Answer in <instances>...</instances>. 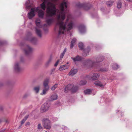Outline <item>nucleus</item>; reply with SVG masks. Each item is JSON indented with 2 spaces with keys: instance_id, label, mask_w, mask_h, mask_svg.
Instances as JSON below:
<instances>
[{
  "instance_id": "1",
  "label": "nucleus",
  "mask_w": 132,
  "mask_h": 132,
  "mask_svg": "<svg viewBox=\"0 0 132 132\" xmlns=\"http://www.w3.org/2000/svg\"><path fill=\"white\" fill-rule=\"evenodd\" d=\"M67 1L64 0L60 5L59 9H56V7L52 4L49 2L48 4V7L47 8L45 19L46 22L47 24L44 25V27L47 26V25L50 26L54 21V19L52 17L56 14V12L57 11L58 13L56 15V24L55 28V30H57L59 28V35L63 34L66 31H67L72 29L74 25L73 22L71 21L68 22L69 17H68L66 22H63L65 18V14L68 13L67 5Z\"/></svg>"
},
{
  "instance_id": "2",
  "label": "nucleus",
  "mask_w": 132,
  "mask_h": 132,
  "mask_svg": "<svg viewBox=\"0 0 132 132\" xmlns=\"http://www.w3.org/2000/svg\"><path fill=\"white\" fill-rule=\"evenodd\" d=\"M44 11L39 10V7H35L31 9L30 12L28 14V17L30 19H31L35 16V12H38V17L41 19H43L44 15Z\"/></svg>"
},
{
  "instance_id": "3",
  "label": "nucleus",
  "mask_w": 132,
  "mask_h": 132,
  "mask_svg": "<svg viewBox=\"0 0 132 132\" xmlns=\"http://www.w3.org/2000/svg\"><path fill=\"white\" fill-rule=\"evenodd\" d=\"M102 57H97L94 60L88 59L85 60L83 63V66L88 68H90L94 66L96 63H98L103 61Z\"/></svg>"
},
{
  "instance_id": "4",
  "label": "nucleus",
  "mask_w": 132,
  "mask_h": 132,
  "mask_svg": "<svg viewBox=\"0 0 132 132\" xmlns=\"http://www.w3.org/2000/svg\"><path fill=\"white\" fill-rule=\"evenodd\" d=\"M43 127L45 128L50 129L51 128V122L48 119L45 118L42 120Z\"/></svg>"
},
{
  "instance_id": "5",
  "label": "nucleus",
  "mask_w": 132,
  "mask_h": 132,
  "mask_svg": "<svg viewBox=\"0 0 132 132\" xmlns=\"http://www.w3.org/2000/svg\"><path fill=\"white\" fill-rule=\"evenodd\" d=\"M90 5L89 4H81L78 3L76 4V6L79 8H82L86 10H87L90 8Z\"/></svg>"
},
{
  "instance_id": "6",
  "label": "nucleus",
  "mask_w": 132,
  "mask_h": 132,
  "mask_svg": "<svg viewBox=\"0 0 132 132\" xmlns=\"http://www.w3.org/2000/svg\"><path fill=\"white\" fill-rule=\"evenodd\" d=\"M28 35H29V36L26 39V40H27L30 41L32 44H36L37 42V39L34 37H31V34L30 32H29L28 33Z\"/></svg>"
},
{
  "instance_id": "7",
  "label": "nucleus",
  "mask_w": 132,
  "mask_h": 132,
  "mask_svg": "<svg viewBox=\"0 0 132 132\" xmlns=\"http://www.w3.org/2000/svg\"><path fill=\"white\" fill-rule=\"evenodd\" d=\"M100 74L97 73H94L93 75L90 74L87 76L89 80H95L98 79L100 77Z\"/></svg>"
},
{
  "instance_id": "8",
  "label": "nucleus",
  "mask_w": 132,
  "mask_h": 132,
  "mask_svg": "<svg viewBox=\"0 0 132 132\" xmlns=\"http://www.w3.org/2000/svg\"><path fill=\"white\" fill-rule=\"evenodd\" d=\"M50 106V104L47 103H45L43 105L41 108V111L44 112H46Z\"/></svg>"
},
{
  "instance_id": "9",
  "label": "nucleus",
  "mask_w": 132,
  "mask_h": 132,
  "mask_svg": "<svg viewBox=\"0 0 132 132\" xmlns=\"http://www.w3.org/2000/svg\"><path fill=\"white\" fill-rule=\"evenodd\" d=\"M33 51L32 48L29 45H27L24 51L26 55H28L31 53Z\"/></svg>"
},
{
  "instance_id": "10",
  "label": "nucleus",
  "mask_w": 132,
  "mask_h": 132,
  "mask_svg": "<svg viewBox=\"0 0 132 132\" xmlns=\"http://www.w3.org/2000/svg\"><path fill=\"white\" fill-rule=\"evenodd\" d=\"M74 85L73 84H69L65 86L64 88V92H67L68 90L71 91L72 88L73 87Z\"/></svg>"
},
{
  "instance_id": "11",
  "label": "nucleus",
  "mask_w": 132,
  "mask_h": 132,
  "mask_svg": "<svg viewBox=\"0 0 132 132\" xmlns=\"http://www.w3.org/2000/svg\"><path fill=\"white\" fill-rule=\"evenodd\" d=\"M78 71V69H77L72 68L69 72L68 73V75L69 76H73L75 75L76 74Z\"/></svg>"
},
{
  "instance_id": "12",
  "label": "nucleus",
  "mask_w": 132,
  "mask_h": 132,
  "mask_svg": "<svg viewBox=\"0 0 132 132\" xmlns=\"http://www.w3.org/2000/svg\"><path fill=\"white\" fill-rule=\"evenodd\" d=\"M14 69L15 71L16 72H19L21 70L19 64L17 62L15 63L14 66Z\"/></svg>"
},
{
  "instance_id": "13",
  "label": "nucleus",
  "mask_w": 132,
  "mask_h": 132,
  "mask_svg": "<svg viewBox=\"0 0 132 132\" xmlns=\"http://www.w3.org/2000/svg\"><path fill=\"white\" fill-rule=\"evenodd\" d=\"M71 58L74 62H75L76 61H81L82 59V58L78 55H77L75 58L72 57Z\"/></svg>"
},
{
  "instance_id": "14",
  "label": "nucleus",
  "mask_w": 132,
  "mask_h": 132,
  "mask_svg": "<svg viewBox=\"0 0 132 132\" xmlns=\"http://www.w3.org/2000/svg\"><path fill=\"white\" fill-rule=\"evenodd\" d=\"M79 29L80 32L83 33L85 32V28L84 25H81L79 27Z\"/></svg>"
},
{
  "instance_id": "15",
  "label": "nucleus",
  "mask_w": 132,
  "mask_h": 132,
  "mask_svg": "<svg viewBox=\"0 0 132 132\" xmlns=\"http://www.w3.org/2000/svg\"><path fill=\"white\" fill-rule=\"evenodd\" d=\"M90 51V48L89 47H88L87 48L84 50L82 54L84 56H86L87 55Z\"/></svg>"
},
{
  "instance_id": "16",
  "label": "nucleus",
  "mask_w": 132,
  "mask_h": 132,
  "mask_svg": "<svg viewBox=\"0 0 132 132\" xmlns=\"http://www.w3.org/2000/svg\"><path fill=\"white\" fill-rule=\"evenodd\" d=\"M94 84L96 86L104 87V85L99 81H97L95 82Z\"/></svg>"
},
{
  "instance_id": "17",
  "label": "nucleus",
  "mask_w": 132,
  "mask_h": 132,
  "mask_svg": "<svg viewBox=\"0 0 132 132\" xmlns=\"http://www.w3.org/2000/svg\"><path fill=\"white\" fill-rule=\"evenodd\" d=\"M57 98V95L56 94H53L50 97V100L53 101L56 100Z\"/></svg>"
},
{
  "instance_id": "18",
  "label": "nucleus",
  "mask_w": 132,
  "mask_h": 132,
  "mask_svg": "<svg viewBox=\"0 0 132 132\" xmlns=\"http://www.w3.org/2000/svg\"><path fill=\"white\" fill-rule=\"evenodd\" d=\"M68 68V66L67 64H65L60 66L59 68V70L60 71L63 70L67 69Z\"/></svg>"
},
{
  "instance_id": "19",
  "label": "nucleus",
  "mask_w": 132,
  "mask_h": 132,
  "mask_svg": "<svg viewBox=\"0 0 132 132\" xmlns=\"http://www.w3.org/2000/svg\"><path fill=\"white\" fill-rule=\"evenodd\" d=\"M47 3H46L45 1H44L43 2L40 4V8L44 11H45L46 9V4Z\"/></svg>"
},
{
  "instance_id": "20",
  "label": "nucleus",
  "mask_w": 132,
  "mask_h": 132,
  "mask_svg": "<svg viewBox=\"0 0 132 132\" xmlns=\"http://www.w3.org/2000/svg\"><path fill=\"white\" fill-rule=\"evenodd\" d=\"M40 21L39 19H37L35 21V23L37 27L38 28H41L42 27L40 24Z\"/></svg>"
},
{
  "instance_id": "21",
  "label": "nucleus",
  "mask_w": 132,
  "mask_h": 132,
  "mask_svg": "<svg viewBox=\"0 0 132 132\" xmlns=\"http://www.w3.org/2000/svg\"><path fill=\"white\" fill-rule=\"evenodd\" d=\"M36 32L38 36L40 37H42V32L41 30L37 28H36Z\"/></svg>"
},
{
  "instance_id": "22",
  "label": "nucleus",
  "mask_w": 132,
  "mask_h": 132,
  "mask_svg": "<svg viewBox=\"0 0 132 132\" xmlns=\"http://www.w3.org/2000/svg\"><path fill=\"white\" fill-rule=\"evenodd\" d=\"M49 87H47L46 88H45L43 90L42 93H40V94L42 95H45L46 92L48 91L49 89Z\"/></svg>"
},
{
  "instance_id": "23",
  "label": "nucleus",
  "mask_w": 132,
  "mask_h": 132,
  "mask_svg": "<svg viewBox=\"0 0 132 132\" xmlns=\"http://www.w3.org/2000/svg\"><path fill=\"white\" fill-rule=\"evenodd\" d=\"M49 80L48 79H46L44 81L43 83V85L45 88L49 87L48 85V84L49 82Z\"/></svg>"
},
{
  "instance_id": "24",
  "label": "nucleus",
  "mask_w": 132,
  "mask_h": 132,
  "mask_svg": "<svg viewBox=\"0 0 132 132\" xmlns=\"http://www.w3.org/2000/svg\"><path fill=\"white\" fill-rule=\"evenodd\" d=\"M76 39L75 38H73L70 44V48H72L73 47L74 45L75 44V43L76 42Z\"/></svg>"
},
{
  "instance_id": "25",
  "label": "nucleus",
  "mask_w": 132,
  "mask_h": 132,
  "mask_svg": "<svg viewBox=\"0 0 132 132\" xmlns=\"http://www.w3.org/2000/svg\"><path fill=\"white\" fill-rule=\"evenodd\" d=\"M92 92V90L90 89H87L84 91V93L85 95H89Z\"/></svg>"
},
{
  "instance_id": "26",
  "label": "nucleus",
  "mask_w": 132,
  "mask_h": 132,
  "mask_svg": "<svg viewBox=\"0 0 132 132\" xmlns=\"http://www.w3.org/2000/svg\"><path fill=\"white\" fill-rule=\"evenodd\" d=\"M78 89V87L76 86H73L71 91L72 93H74L76 92Z\"/></svg>"
},
{
  "instance_id": "27",
  "label": "nucleus",
  "mask_w": 132,
  "mask_h": 132,
  "mask_svg": "<svg viewBox=\"0 0 132 132\" xmlns=\"http://www.w3.org/2000/svg\"><path fill=\"white\" fill-rule=\"evenodd\" d=\"M67 51V48H65L64 49V50L63 52L61 54V55L60 56V59H62V58H63L65 52Z\"/></svg>"
},
{
  "instance_id": "28",
  "label": "nucleus",
  "mask_w": 132,
  "mask_h": 132,
  "mask_svg": "<svg viewBox=\"0 0 132 132\" xmlns=\"http://www.w3.org/2000/svg\"><path fill=\"white\" fill-rule=\"evenodd\" d=\"M28 115H27L24 117L23 119L21 121V125L23 124L24 123L27 119L28 118Z\"/></svg>"
},
{
  "instance_id": "29",
  "label": "nucleus",
  "mask_w": 132,
  "mask_h": 132,
  "mask_svg": "<svg viewBox=\"0 0 132 132\" xmlns=\"http://www.w3.org/2000/svg\"><path fill=\"white\" fill-rule=\"evenodd\" d=\"M40 87L39 86L35 87L34 88V90L35 91L36 93H38L39 92V90Z\"/></svg>"
},
{
  "instance_id": "30",
  "label": "nucleus",
  "mask_w": 132,
  "mask_h": 132,
  "mask_svg": "<svg viewBox=\"0 0 132 132\" xmlns=\"http://www.w3.org/2000/svg\"><path fill=\"white\" fill-rule=\"evenodd\" d=\"M122 6V3L120 2H118L117 3V7L118 9L121 8Z\"/></svg>"
},
{
  "instance_id": "31",
  "label": "nucleus",
  "mask_w": 132,
  "mask_h": 132,
  "mask_svg": "<svg viewBox=\"0 0 132 132\" xmlns=\"http://www.w3.org/2000/svg\"><path fill=\"white\" fill-rule=\"evenodd\" d=\"M86 81L84 80H82L80 82V85H85L86 83Z\"/></svg>"
},
{
  "instance_id": "32",
  "label": "nucleus",
  "mask_w": 132,
  "mask_h": 132,
  "mask_svg": "<svg viewBox=\"0 0 132 132\" xmlns=\"http://www.w3.org/2000/svg\"><path fill=\"white\" fill-rule=\"evenodd\" d=\"M112 68L114 70H116L119 68V66L116 64H114L113 65Z\"/></svg>"
},
{
  "instance_id": "33",
  "label": "nucleus",
  "mask_w": 132,
  "mask_h": 132,
  "mask_svg": "<svg viewBox=\"0 0 132 132\" xmlns=\"http://www.w3.org/2000/svg\"><path fill=\"white\" fill-rule=\"evenodd\" d=\"M79 48L81 50H82L83 48V44L82 43H80L78 45Z\"/></svg>"
},
{
  "instance_id": "34",
  "label": "nucleus",
  "mask_w": 132,
  "mask_h": 132,
  "mask_svg": "<svg viewBox=\"0 0 132 132\" xmlns=\"http://www.w3.org/2000/svg\"><path fill=\"white\" fill-rule=\"evenodd\" d=\"M57 87V84H55L51 88V89L52 90H54Z\"/></svg>"
},
{
  "instance_id": "35",
  "label": "nucleus",
  "mask_w": 132,
  "mask_h": 132,
  "mask_svg": "<svg viewBox=\"0 0 132 132\" xmlns=\"http://www.w3.org/2000/svg\"><path fill=\"white\" fill-rule=\"evenodd\" d=\"M113 3V1H109L107 2L106 4L108 6H110L112 5V4Z\"/></svg>"
},
{
  "instance_id": "36",
  "label": "nucleus",
  "mask_w": 132,
  "mask_h": 132,
  "mask_svg": "<svg viewBox=\"0 0 132 132\" xmlns=\"http://www.w3.org/2000/svg\"><path fill=\"white\" fill-rule=\"evenodd\" d=\"M37 128L38 130H40L43 129V127L40 123H39L37 125Z\"/></svg>"
},
{
  "instance_id": "37",
  "label": "nucleus",
  "mask_w": 132,
  "mask_h": 132,
  "mask_svg": "<svg viewBox=\"0 0 132 132\" xmlns=\"http://www.w3.org/2000/svg\"><path fill=\"white\" fill-rule=\"evenodd\" d=\"M98 71H107V69H106L100 68L97 70Z\"/></svg>"
},
{
  "instance_id": "38",
  "label": "nucleus",
  "mask_w": 132,
  "mask_h": 132,
  "mask_svg": "<svg viewBox=\"0 0 132 132\" xmlns=\"http://www.w3.org/2000/svg\"><path fill=\"white\" fill-rule=\"evenodd\" d=\"M49 0H44V1H46V3H47V8L48 7V4L49 2H50L52 3L55 6V5L53 3H52L51 2H49Z\"/></svg>"
},
{
  "instance_id": "39",
  "label": "nucleus",
  "mask_w": 132,
  "mask_h": 132,
  "mask_svg": "<svg viewBox=\"0 0 132 132\" xmlns=\"http://www.w3.org/2000/svg\"><path fill=\"white\" fill-rule=\"evenodd\" d=\"M52 60V59L51 57L48 60L47 62L46 63V64L47 65H48L51 62Z\"/></svg>"
},
{
  "instance_id": "40",
  "label": "nucleus",
  "mask_w": 132,
  "mask_h": 132,
  "mask_svg": "<svg viewBox=\"0 0 132 132\" xmlns=\"http://www.w3.org/2000/svg\"><path fill=\"white\" fill-rule=\"evenodd\" d=\"M59 62V60H57V61H56V63L54 64V66L55 67H56L57 65H58V63Z\"/></svg>"
},
{
  "instance_id": "41",
  "label": "nucleus",
  "mask_w": 132,
  "mask_h": 132,
  "mask_svg": "<svg viewBox=\"0 0 132 132\" xmlns=\"http://www.w3.org/2000/svg\"><path fill=\"white\" fill-rule=\"evenodd\" d=\"M29 2L30 1L29 0H28L26 2V4L27 5H28Z\"/></svg>"
},
{
  "instance_id": "42",
  "label": "nucleus",
  "mask_w": 132,
  "mask_h": 132,
  "mask_svg": "<svg viewBox=\"0 0 132 132\" xmlns=\"http://www.w3.org/2000/svg\"><path fill=\"white\" fill-rule=\"evenodd\" d=\"M3 44V42L2 41L0 42V45H2Z\"/></svg>"
},
{
  "instance_id": "43",
  "label": "nucleus",
  "mask_w": 132,
  "mask_h": 132,
  "mask_svg": "<svg viewBox=\"0 0 132 132\" xmlns=\"http://www.w3.org/2000/svg\"><path fill=\"white\" fill-rule=\"evenodd\" d=\"M128 2H132V0H126Z\"/></svg>"
},
{
  "instance_id": "44",
  "label": "nucleus",
  "mask_w": 132,
  "mask_h": 132,
  "mask_svg": "<svg viewBox=\"0 0 132 132\" xmlns=\"http://www.w3.org/2000/svg\"><path fill=\"white\" fill-rule=\"evenodd\" d=\"M53 70H51V73H50V74H52V72H53Z\"/></svg>"
},
{
  "instance_id": "45",
  "label": "nucleus",
  "mask_w": 132,
  "mask_h": 132,
  "mask_svg": "<svg viewBox=\"0 0 132 132\" xmlns=\"http://www.w3.org/2000/svg\"><path fill=\"white\" fill-rule=\"evenodd\" d=\"M44 29V30L45 31H46L47 30V29Z\"/></svg>"
},
{
  "instance_id": "46",
  "label": "nucleus",
  "mask_w": 132,
  "mask_h": 132,
  "mask_svg": "<svg viewBox=\"0 0 132 132\" xmlns=\"http://www.w3.org/2000/svg\"><path fill=\"white\" fill-rule=\"evenodd\" d=\"M45 132H47V131H45Z\"/></svg>"
},
{
  "instance_id": "47",
  "label": "nucleus",
  "mask_w": 132,
  "mask_h": 132,
  "mask_svg": "<svg viewBox=\"0 0 132 132\" xmlns=\"http://www.w3.org/2000/svg\"><path fill=\"white\" fill-rule=\"evenodd\" d=\"M21 61H22V59H21Z\"/></svg>"
},
{
  "instance_id": "48",
  "label": "nucleus",
  "mask_w": 132,
  "mask_h": 132,
  "mask_svg": "<svg viewBox=\"0 0 132 132\" xmlns=\"http://www.w3.org/2000/svg\"><path fill=\"white\" fill-rule=\"evenodd\" d=\"M28 123H29V122H28Z\"/></svg>"
},
{
  "instance_id": "49",
  "label": "nucleus",
  "mask_w": 132,
  "mask_h": 132,
  "mask_svg": "<svg viewBox=\"0 0 132 132\" xmlns=\"http://www.w3.org/2000/svg\"><path fill=\"white\" fill-rule=\"evenodd\" d=\"M1 120H0V122H1Z\"/></svg>"
}]
</instances>
